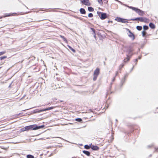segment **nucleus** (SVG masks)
<instances>
[{
	"label": "nucleus",
	"instance_id": "obj_7",
	"mask_svg": "<svg viewBox=\"0 0 158 158\" xmlns=\"http://www.w3.org/2000/svg\"><path fill=\"white\" fill-rule=\"evenodd\" d=\"M129 20L132 21L138 20V21H140V22H143V21H144L143 20V17H137L135 18H133L131 19H129ZM138 22H139V21H138Z\"/></svg>",
	"mask_w": 158,
	"mask_h": 158
},
{
	"label": "nucleus",
	"instance_id": "obj_11",
	"mask_svg": "<svg viewBox=\"0 0 158 158\" xmlns=\"http://www.w3.org/2000/svg\"><path fill=\"white\" fill-rule=\"evenodd\" d=\"M125 76L122 79L120 84V88H121L125 81Z\"/></svg>",
	"mask_w": 158,
	"mask_h": 158
},
{
	"label": "nucleus",
	"instance_id": "obj_18",
	"mask_svg": "<svg viewBox=\"0 0 158 158\" xmlns=\"http://www.w3.org/2000/svg\"><path fill=\"white\" fill-rule=\"evenodd\" d=\"M55 107L54 106H51L50 107H49L48 108H46L45 109H43V110L44 111H46V110H52Z\"/></svg>",
	"mask_w": 158,
	"mask_h": 158
},
{
	"label": "nucleus",
	"instance_id": "obj_52",
	"mask_svg": "<svg viewBox=\"0 0 158 158\" xmlns=\"http://www.w3.org/2000/svg\"><path fill=\"white\" fill-rule=\"evenodd\" d=\"M103 0L106 1V2H104V3H107L108 1L107 0Z\"/></svg>",
	"mask_w": 158,
	"mask_h": 158
},
{
	"label": "nucleus",
	"instance_id": "obj_43",
	"mask_svg": "<svg viewBox=\"0 0 158 158\" xmlns=\"http://www.w3.org/2000/svg\"><path fill=\"white\" fill-rule=\"evenodd\" d=\"M12 83H13V81L10 84V85H9V86H8V88H11V84Z\"/></svg>",
	"mask_w": 158,
	"mask_h": 158
},
{
	"label": "nucleus",
	"instance_id": "obj_44",
	"mask_svg": "<svg viewBox=\"0 0 158 158\" xmlns=\"http://www.w3.org/2000/svg\"><path fill=\"white\" fill-rule=\"evenodd\" d=\"M115 77H113V79H112V82H114V81H115Z\"/></svg>",
	"mask_w": 158,
	"mask_h": 158
},
{
	"label": "nucleus",
	"instance_id": "obj_25",
	"mask_svg": "<svg viewBox=\"0 0 158 158\" xmlns=\"http://www.w3.org/2000/svg\"><path fill=\"white\" fill-rule=\"evenodd\" d=\"M136 28L138 30L140 31L142 30V26H137L136 27Z\"/></svg>",
	"mask_w": 158,
	"mask_h": 158
},
{
	"label": "nucleus",
	"instance_id": "obj_42",
	"mask_svg": "<svg viewBox=\"0 0 158 158\" xmlns=\"http://www.w3.org/2000/svg\"><path fill=\"white\" fill-rule=\"evenodd\" d=\"M55 138H60V139H62V140H64L65 141H67L66 140H65V139H63L62 138L60 137H55Z\"/></svg>",
	"mask_w": 158,
	"mask_h": 158
},
{
	"label": "nucleus",
	"instance_id": "obj_61",
	"mask_svg": "<svg viewBox=\"0 0 158 158\" xmlns=\"http://www.w3.org/2000/svg\"><path fill=\"white\" fill-rule=\"evenodd\" d=\"M89 110H90L91 112H93L91 109H89Z\"/></svg>",
	"mask_w": 158,
	"mask_h": 158
},
{
	"label": "nucleus",
	"instance_id": "obj_51",
	"mask_svg": "<svg viewBox=\"0 0 158 158\" xmlns=\"http://www.w3.org/2000/svg\"><path fill=\"white\" fill-rule=\"evenodd\" d=\"M141 58V56H139L138 57V59H140Z\"/></svg>",
	"mask_w": 158,
	"mask_h": 158
},
{
	"label": "nucleus",
	"instance_id": "obj_16",
	"mask_svg": "<svg viewBox=\"0 0 158 158\" xmlns=\"http://www.w3.org/2000/svg\"><path fill=\"white\" fill-rule=\"evenodd\" d=\"M149 26L152 29H154L155 28V25L152 23H149Z\"/></svg>",
	"mask_w": 158,
	"mask_h": 158
},
{
	"label": "nucleus",
	"instance_id": "obj_15",
	"mask_svg": "<svg viewBox=\"0 0 158 158\" xmlns=\"http://www.w3.org/2000/svg\"><path fill=\"white\" fill-rule=\"evenodd\" d=\"M82 152L85 155L88 156H89L90 155V152L88 151L83 150Z\"/></svg>",
	"mask_w": 158,
	"mask_h": 158
},
{
	"label": "nucleus",
	"instance_id": "obj_3",
	"mask_svg": "<svg viewBox=\"0 0 158 158\" xmlns=\"http://www.w3.org/2000/svg\"><path fill=\"white\" fill-rule=\"evenodd\" d=\"M126 29L127 31L128 32V33H127L128 36L132 40H134L135 38V35L129 29L126 28Z\"/></svg>",
	"mask_w": 158,
	"mask_h": 158
},
{
	"label": "nucleus",
	"instance_id": "obj_53",
	"mask_svg": "<svg viewBox=\"0 0 158 158\" xmlns=\"http://www.w3.org/2000/svg\"><path fill=\"white\" fill-rule=\"evenodd\" d=\"M113 83L112 82L110 83V87L109 88V89H111V85Z\"/></svg>",
	"mask_w": 158,
	"mask_h": 158
},
{
	"label": "nucleus",
	"instance_id": "obj_54",
	"mask_svg": "<svg viewBox=\"0 0 158 158\" xmlns=\"http://www.w3.org/2000/svg\"><path fill=\"white\" fill-rule=\"evenodd\" d=\"M134 66H133L132 68V69H131V71L133 70V68H134Z\"/></svg>",
	"mask_w": 158,
	"mask_h": 158
},
{
	"label": "nucleus",
	"instance_id": "obj_28",
	"mask_svg": "<svg viewBox=\"0 0 158 158\" xmlns=\"http://www.w3.org/2000/svg\"><path fill=\"white\" fill-rule=\"evenodd\" d=\"M75 120L79 122H81L82 121V119L80 118H76L75 119Z\"/></svg>",
	"mask_w": 158,
	"mask_h": 158
},
{
	"label": "nucleus",
	"instance_id": "obj_30",
	"mask_svg": "<svg viewBox=\"0 0 158 158\" xmlns=\"http://www.w3.org/2000/svg\"><path fill=\"white\" fill-rule=\"evenodd\" d=\"M124 66V64H122L120 65L119 66V69L120 70H121L123 68V67Z\"/></svg>",
	"mask_w": 158,
	"mask_h": 158
},
{
	"label": "nucleus",
	"instance_id": "obj_63",
	"mask_svg": "<svg viewBox=\"0 0 158 158\" xmlns=\"http://www.w3.org/2000/svg\"><path fill=\"white\" fill-rule=\"evenodd\" d=\"M103 63H104V65H105V62L104 61V62H103Z\"/></svg>",
	"mask_w": 158,
	"mask_h": 158
},
{
	"label": "nucleus",
	"instance_id": "obj_24",
	"mask_svg": "<svg viewBox=\"0 0 158 158\" xmlns=\"http://www.w3.org/2000/svg\"><path fill=\"white\" fill-rule=\"evenodd\" d=\"M149 27L148 26L146 25H144L143 27V29L144 31H146L148 29Z\"/></svg>",
	"mask_w": 158,
	"mask_h": 158
},
{
	"label": "nucleus",
	"instance_id": "obj_8",
	"mask_svg": "<svg viewBox=\"0 0 158 158\" xmlns=\"http://www.w3.org/2000/svg\"><path fill=\"white\" fill-rule=\"evenodd\" d=\"M81 2L82 4L86 6H89L91 5L89 0H81Z\"/></svg>",
	"mask_w": 158,
	"mask_h": 158
},
{
	"label": "nucleus",
	"instance_id": "obj_46",
	"mask_svg": "<svg viewBox=\"0 0 158 158\" xmlns=\"http://www.w3.org/2000/svg\"><path fill=\"white\" fill-rule=\"evenodd\" d=\"M118 72L117 71L116 73H115V75L114 77H115L118 75Z\"/></svg>",
	"mask_w": 158,
	"mask_h": 158
},
{
	"label": "nucleus",
	"instance_id": "obj_64",
	"mask_svg": "<svg viewBox=\"0 0 158 158\" xmlns=\"http://www.w3.org/2000/svg\"><path fill=\"white\" fill-rule=\"evenodd\" d=\"M152 154H150L149 156V157H151L152 156Z\"/></svg>",
	"mask_w": 158,
	"mask_h": 158
},
{
	"label": "nucleus",
	"instance_id": "obj_12",
	"mask_svg": "<svg viewBox=\"0 0 158 158\" xmlns=\"http://www.w3.org/2000/svg\"><path fill=\"white\" fill-rule=\"evenodd\" d=\"M91 148L94 151H98L99 149V147L96 145L91 146Z\"/></svg>",
	"mask_w": 158,
	"mask_h": 158
},
{
	"label": "nucleus",
	"instance_id": "obj_26",
	"mask_svg": "<svg viewBox=\"0 0 158 158\" xmlns=\"http://www.w3.org/2000/svg\"><path fill=\"white\" fill-rule=\"evenodd\" d=\"M27 158H34V156L31 154L27 155L26 156Z\"/></svg>",
	"mask_w": 158,
	"mask_h": 158
},
{
	"label": "nucleus",
	"instance_id": "obj_5",
	"mask_svg": "<svg viewBox=\"0 0 158 158\" xmlns=\"http://www.w3.org/2000/svg\"><path fill=\"white\" fill-rule=\"evenodd\" d=\"M135 11L139 15L141 16H143L145 15V12L144 11L138 8H136Z\"/></svg>",
	"mask_w": 158,
	"mask_h": 158
},
{
	"label": "nucleus",
	"instance_id": "obj_4",
	"mask_svg": "<svg viewBox=\"0 0 158 158\" xmlns=\"http://www.w3.org/2000/svg\"><path fill=\"white\" fill-rule=\"evenodd\" d=\"M115 20L118 22H120L124 23H128L129 22L128 21L129 20L119 17H116L115 19Z\"/></svg>",
	"mask_w": 158,
	"mask_h": 158
},
{
	"label": "nucleus",
	"instance_id": "obj_40",
	"mask_svg": "<svg viewBox=\"0 0 158 158\" xmlns=\"http://www.w3.org/2000/svg\"><path fill=\"white\" fill-rule=\"evenodd\" d=\"M138 61V59H136L134 60V62H135V65H136L137 64V62Z\"/></svg>",
	"mask_w": 158,
	"mask_h": 158
},
{
	"label": "nucleus",
	"instance_id": "obj_13",
	"mask_svg": "<svg viewBox=\"0 0 158 158\" xmlns=\"http://www.w3.org/2000/svg\"><path fill=\"white\" fill-rule=\"evenodd\" d=\"M44 127V125H42L38 126L37 124H35V130L43 128Z\"/></svg>",
	"mask_w": 158,
	"mask_h": 158
},
{
	"label": "nucleus",
	"instance_id": "obj_6",
	"mask_svg": "<svg viewBox=\"0 0 158 158\" xmlns=\"http://www.w3.org/2000/svg\"><path fill=\"white\" fill-rule=\"evenodd\" d=\"M27 130H35V124L29 125L26 126Z\"/></svg>",
	"mask_w": 158,
	"mask_h": 158
},
{
	"label": "nucleus",
	"instance_id": "obj_35",
	"mask_svg": "<svg viewBox=\"0 0 158 158\" xmlns=\"http://www.w3.org/2000/svg\"><path fill=\"white\" fill-rule=\"evenodd\" d=\"M93 16V15L92 13H90L88 14V17L89 18H91Z\"/></svg>",
	"mask_w": 158,
	"mask_h": 158
},
{
	"label": "nucleus",
	"instance_id": "obj_1",
	"mask_svg": "<svg viewBox=\"0 0 158 158\" xmlns=\"http://www.w3.org/2000/svg\"><path fill=\"white\" fill-rule=\"evenodd\" d=\"M124 49L123 51L126 52L127 57L123 60L124 63H126L128 61L131 56L133 55L132 52L134 51L133 48L131 46H125L123 47Z\"/></svg>",
	"mask_w": 158,
	"mask_h": 158
},
{
	"label": "nucleus",
	"instance_id": "obj_56",
	"mask_svg": "<svg viewBox=\"0 0 158 158\" xmlns=\"http://www.w3.org/2000/svg\"><path fill=\"white\" fill-rule=\"evenodd\" d=\"M25 96H26V95H24L23 97L22 98H21V99H22V98H24L25 97Z\"/></svg>",
	"mask_w": 158,
	"mask_h": 158
},
{
	"label": "nucleus",
	"instance_id": "obj_29",
	"mask_svg": "<svg viewBox=\"0 0 158 158\" xmlns=\"http://www.w3.org/2000/svg\"><path fill=\"white\" fill-rule=\"evenodd\" d=\"M84 147L85 149L87 150L90 149V146H89V145L87 144L85 145Z\"/></svg>",
	"mask_w": 158,
	"mask_h": 158
},
{
	"label": "nucleus",
	"instance_id": "obj_9",
	"mask_svg": "<svg viewBox=\"0 0 158 158\" xmlns=\"http://www.w3.org/2000/svg\"><path fill=\"white\" fill-rule=\"evenodd\" d=\"M43 111H44L43 109L40 110L39 109H36L34 110L32 112H31V114H34L35 113H39Z\"/></svg>",
	"mask_w": 158,
	"mask_h": 158
},
{
	"label": "nucleus",
	"instance_id": "obj_38",
	"mask_svg": "<svg viewBox=\"0 0 158 158\" xmlns=\"http://www.w3.org/2000/svg\"><path fill=\"white\" fill-rule=\"evenodd\" d=\"M7 57L6 56H4L0 57V60H3Z\"/></svg>",
	"mask_w": 158,
	"mask_h": 158
},
{
	"label": "nucleus",
	"instance_id": "obj_57",
	"mask_svg": "<svg viewBox=\"0 0 158 158\" xmlns=\"http://www.w3.org/2000/svg\"><path fill=\"white\" fill-rule=\"evenodd\" d=\"M151 147H152V146H151V145H148V148H151Z\"/></svg>",
	"mask_w": 158,
	"mask_h": 158
},
{
	"label": "nucleus",
	"instance_id": "obj_55",
	"mask_svg": "<svg viewBox=\"0 0 158 158\" xmlns=\"http://www.w3.org/2000/svg\"><path fill=\"white\" fill-rule=\"evenodd\" d=\"M53 155V153H52L51 154H50L49 156H52Z\"/></svg>",
	"mask_w": 158,
	"mask_h": 158
},
{
	"label": "nucleus",
	"instance_id": "obj_50",
	"mask_svg": "<svg viewBox=\"0 0 158 158\" xmlns=\"http://www.w3.org/2000/svg\"><path fill=\"white\" fill-rule=\"evenodd\" d=\"M93 145H92V143H91L89 145V146H90V148H91V146H93Z\"/></svg>",
	"mask_w": 158,
	"mask_h": 158
},
{
	"label": "nucleus",
	"instance_id": "obj_36",
	"mask_svg": "<svg viewBox=\"0 0 158 158\" xmlns=\"http://www.w3.org/2000/svg\"><path fill=\"white\" fill-rule=\"evenodd\" d=\"M98 76L96 75H94V77H93V80L94 81H96V79H97V77Z\"/></svg>",
	"mask_w": 158,
	"mask_h": 158
},
{
	"label": "nucleus",
	"instance_id": "obj_2",
	"mask_svg": "<svg viewBox=\"0 0 158 158\" xmlns=\"http://www.w3.org/2000/svg\"><path fill=\"white\" fill-rule=\"evenodd\" d=\"M97 13L101 20H104L108 18L109 16V15H107L106 13L97 11Z\"/></svg>",
	"mask_w": 158,
	"mask_h": 158
},
{
	"label": "nucleus",
	"instance_id": "obj_48",
	"mask_svg": "<svg viewBox=\"0 0 158 158\" xmlns=\"http://www.w3.org/2000/svg\"><path fill=\"white\" fill-rule=\"evenodd\" d=\"M32 107V108H29V109H26V110H29V109H32V108H35V107Z\"/></svg>",
	"mask_w": 158,
	"mask_h": 158
},
{
	"label": "nucleus",
	"instance_id": "obj_34",
	"mask_svg": "<svg viewBox=\"0 0 158 158\" xmlns=\"http://www.w3.org/2000/svg\"><path fill=\"white\" fill-rule=\"evenodd\" d=\"M98 1L99 4L101 5H102L103 3L102 0H98Z\"/></svg>",
	"mask_w": 158,
	"mask_h": 158
},
{
	"label": "nucleus",
	"instance_id": "obj_20",
	"mask_svg": "<svg viewBox=\"0 0 158 158\" xmlns=\"http://www.w3.org/2000/svg\"><path fill=\"white\" fill-rule=\"evenodd\" d=\"M88 10L89 12H92L94 10V8L91 6L88 7Z\"/></svg>",
	"mask_w": 158,
	"mask_h": 158
},
{
	"label": "nucleus",
	"instance_id": "obj_47",
	"mask_svg": "<svg viewBox=\"0 0 158 158\" xmlns=\"http://www.w3.org/2000/svg\"><path fill=\"white\" fill-rule=\"evenodd\" d=\"M107 22L108 23H109L110 22L112 23H113V21H110V20H108V21H107Z\"/></svg>",
	"mask_w": 158,
	"mask_h": 158
},
{
	"label": "nucleus",
	"instance_id": "obj_22",
	"mask_svg": "<svg viewBox=\"0 0 158 158\" xmlns=\"http://www.w3.org/2000/svg\"><path fill=\"white\" fill-rule=\"evenodd\" d=\"M68 47L73 52L75 53L76 52V51L73 48H72L71 46H70L68 45Z\"/></svg>",
	"mask_w": 158,
	"mask_h": 158
},
{
	"label": "nucleus",
	"instance_id": "obj_58",
	"mask_svg": "<svg viewBox=\"0 0 158 158\" xmlns=\"http://www.w3.org/2000/svg\"><path fill=\"white\" fill-rule=\"evenodd\" d=\"M143 45H141V48H143Z\"/></svg>",
	"mask_w": 158,
	"mask_h": 158
},
{
	"label": "nucleus",
	"instance_id": "obj_17",
	"mask_svg": "<svg viewBox=\"0 0 158 158\" xmlns=\"http://www.w3.org/2000/svg\"><path fill=\"white\" fill-rule=\"evenodd\" d=\"M90 29L93 32V34L94 35V38H96V34H96V31H95V30L94 29L92 28H91Z\"/></svg>",
	"mask_w": 158,
	"mask_h": 158
},
{
	"label": "nucleus",
	"instance_id": "obj_14",
	"mask_svg": "<svg viewBox=\"0 0 158 158\" xmlns=\"http://www.w3.org/2000/svg\"><path fill=\"white\" fill-rule=\"evenodd\" d=\"M79 10L80 13L81 14H86V11L85 10V9L83 8H81Z\"/></svg>",
	"mask_w": 158,
	"mask_h": 158
},
{
	"label": "nucleus",
	"instance_id": "obj_19",
	"mask_svg": "<svg viewBox=\"0 0 158 158\" xmlns=\"http://www.w3.org/2000/svg\"><path fill=\"white\" fill-rule=\"evenodd\" d=\"M124 5L126 6L127 7H128L129 8L131 9L132 10L135 11V10L137 7H134L132 6H129L126 4H123Z\"/></svg>",
	"mask_w": 158,
	"mask_h": 158
},
{
	"label": "nucleus",
	"instance_id": "obj_45",
	"mask_svg": "<svg viewBox=\"0 0 158 158\" xmlns=\"http://www.w3.org/2000/svg\"><path fill=\"white\" fill-rule=\"evenodd\" d=\"M22 114H23L22 113H20L18 114H16V116H18L19 115Z\"/></svg>",
	"mask_w": 158,
	"mask_h": 158
},
{
	"label": "nucleus",
	"instance_id": "obj_59",
	"mask_svg": "<svg viewBox=\"0 0 158 158\" xmlns=\"http://www.w3.org/2000/svg\"><path fill=\"white\" fill-rule=\"evenodd\" d=\"M140 51V49L139 48H138V51L139 52Z\"/></svg>",
	"mask_w": 158,
	"mask_h": 158
},
{
	"label": "nucleus",
	"instance_id": "obj_33",
	"mask_svg": "<svg viewBox=\"0 0 158 158\" xmlns=\"http://www.w3.org/2000/svg\"><path fill=\"white\" fill-rule=\"evenodd\" d=\"M143 20L144 21H143V22L145 23L148 22V19L145 17H143Z\"/></svg>",
	"mask_w": 158,
	"mask_h": 158
},
{
	"label": "nucleus",
	"instance_id": "obj_31",
	"mask_svg": "<svg viewBox=\"0 0 158 158\" xmlns=\"http://www.w3.org/2000/svg\"><path fill=\"white\" fill-rule=\"evenodd\" d=\"M12 14L9 13V14H5L4 17H9L11 16Z\"/></svg>",
	"mask_w": 158,
	"mask_h": 158
},
{
	"label": "nucleus",
	"instance_id": "obj_27",
	"mask_svg": "<svg viewBox=\"0 0 158 158\" xmlns=\"http://www.w3.org/2000/svg\"><path fill=\"white\" fill-rule=\"evenodd\" d=\"M20 130L22 132L24 131H27L26 126L25 127H24L20 129Z\"/></svg>",
	"mask_w": 158,
	"mask_h": 158
},
{
	"label": "nucleus",
	"instance_id": "obj_49",
	"mask_svg": "<svg viewBox=\"0 0 158 158\" xmlns=\"http://www.w3.org/2000/svg\"><path fill=\"white\" fill-rule=\"evenodd\" d=\"M158 148H155V151H158Z\"/></svg>",
	"mask_w": 158,
	"mask_h": 158
},
{
	"label": "nucleus",
	"instance_id": "obj_60",
	"mask_svg": "<svg viewBox=\"0 0 158 158\" xmlns=\"http://www.w3.org/2000/svg\"><path fill=\"white\" fill-rule=\"evenodd\" d=\"M111 137L112 138V140H113V139H114V138H113V136L111 135Z\"/></svg>",
	"mask_w": 158,
	"mask_h": 158
},
{
	"label": "nucleus",
	"instance_id": "obj_41",
	"mask_svg": "<svg viewBox=\"0 0 158 158\" xmlns=\"http://www.w3.org/2000/svg\"><path fill=\"white\" fill-rule=\"evenodd\" d=\"M73 17H74L75 18H76V19H81V17H78L77 16L74 15V16H73Z\"/></svg>",
	"mask_w": 158,
	"mask_h": 158
},
{
	"label": "nucleus",
	"instance_id": "obj_10",
	"mask_svg": "<svg viewBox=\"0 0 158 158\" xmlns=\"http://www.w3.org/2000/svg\"><path fill=\"white\" fill-rule=\"evenodd\" d=\"M100 73V69L97 68L94 72V75L98 76Z\"/></svg>",
	"mask_w": 158,
	"mask_h": 158
},
{
	"label": "nucleus",
	"instance_id": "obj_62",
	"mask_svg": "<svg viewBox=\"0 0 158 158\" xmlns=\"http://www.w3.org/2000/svg\"><path fill=\"white\" fill-rule=\"evenodd\" d=\"M127 75H125L124 77L125 76V78H126V77H127Z\"/></svg>",
	"mask_w": 158,
	"mask_h": 158
},
{
	"label": "nucleus",
	"instance_id": "obj_23",
	"mask_svg": "<svg viewBox=\"0 0 158 158\" xmlns=\"http://www.w3.org/2000/svg\"><path fill=\"white\" fill-rule=\"evenodd\" d=\"M96 34L100 38H101L103 37L102 35H101V34L100 32L98 31L97 32Z\"/></svg>",
	"mask_w": 158,
	"mask_h": 158
},
{
	"label": "nucleus",
	"instance_id": "obj_39",
	"mask_svg": "<svg viewBox=\"0 0 158 158\" xmlns=\"http://www.w3.org/2000/svg\"><path fill=\"white\" fill-rule=\"evenodd\" d=\"M6 52V51H5L0 52V56L2 55H3Z\"/></svg>",
	"mask_w": 158,
	"mask_h": 158
},
{
	"label": "nucleus",
	"instance_id": "obj_37",
	"mask_svg": "<svg viewBox=\"0 0 158 158\" xmlns=\"http://www.w3.org/2000/svg\"><path fill=\"white\" fill-rule=\"evenodd\" d=\"M33 70H34L35 72H37L39 71V69L37 68L36 67L33 68Z\"/></svg>",
	"mask_w": 158,
	"mask_h": 158
},
{
	"label": "nucleus",
	"instance_id": "obj_32",
	"mask_svg": "<svg viewBox=\"0 0 158 158\" xmlns=\"http://www.w3.org/2000/svg\"><path fill=\"white\" fill-rule=\"evenodd\" d=\"M145 33H147V32L146 31H145L143 30V31L142 32V35L143 37L145 36Z\"/></svg>",
	"mask_w": 158,
	"mask_h": 158
},
{
	"label": "nucleus",
	"instance_id": "obj_21",
	"mask_svg": "<svg viewBox=\"0 0 158 158\" xmlns=\"http://www.w3.org/2000/svg\"><path fill=\"white\" fill-rule=\"evenodd\" d=\"M60 37L63 39V40L66 43H67V40L66 38L63 35H60Z\"/></svg>",
	"mask_w": 158,
	"mask_h": 158
}]
</instances>
